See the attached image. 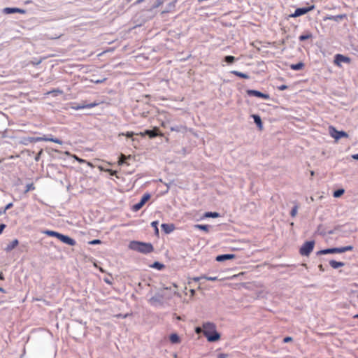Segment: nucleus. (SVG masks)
<instances>
[{
	"instance_id": "1",
	"label": "nucleus",
	"mask_w": 358,
	"mask_h": 358,
	"mask_svg": "<svg viewBox=\"0 0 358 358\" xmlns=\"http://www.w3.org/2000/svg\"><path fill=\"white\" fill-rule=\"evenodd\" d=\"M203 334L209 342L217 341L220 338V335L216 331V327L213 323H205L203 325Z\"/></svg>"
},
{
	"instance_id": "2",
	"label": "nucleus",
	"mask_w": 358,
	"mask_h": 358,
	"mask_svg": "<svg viewBox=\"0 0 358 358\" xmlns=\"http://www.w3.org/2000/svg\"><path fill=\"white\" fill-rule=\"evenodd\" d=\"M129 248L143 254L150 253L154 250L153 246L151 243H143L135 241H131L130 243Z\"/></svg>"
},
{
	"instance_id": "3",
	"label": "nucleus",
	"mask_w": 358,
	"mask_h": 358,
	"mask_svg": "<svg viewBox=\"0 0 358 358\" xmlns=\"http://www.w3.org/2000/svg\"><path fill=\"white\" fill-rule=\"evenodd\" d=\"M46 235L49 236L56 237L62 242L68 244L69 245L73 246L76 244V242L74 239L69 237L68 236L63 235L55 231L46 230L43 232Z\"/></svg>"
},
{
	"instance_id": "4",
	"label": "nucleus",
	"mask_w": 358,
	"mask_h": 358,
	"mask_svg": "<svg viewBox=\"0 0 358 358\" xmlns=\"http://www.w3.org/2000/svg\"><path fill=\"white\" fill-rule=\"evenodd\" d=\"M353 250L352 245H348L341 248H334L325 250H322L317 252L318 255H327V254H334V253H343L347 251H351Z\"/></svg>"
},
{
	"instance_id": "5",
	"label": "nucleus",
	"mask_w": 358,
	"mask_h": 358,
	"mask_svg": "<svg viewBox=\"0 0 358 358\" xmlns=\"http://www.w3.org/2000/svg\"><path fill=\"white\" fill-rule=\"evenodd\" d=\"M315 242L313 241L306 242L300 248L299 253L302 256H308L313 250Z\"/></svg>"
},
{
	"instance_id": "6",
	"label": "nucleus",
	"mask_w": 358,
	"mask_h": 358,
	"mask_svg": "<svg viewBox=\"0 0 358 358\" xmlns=\"http://www.w3.org/2000/svg\"><path fill=\"white\" fill-rule=\"evenodd\" d=\"M329 133L330 136L334 138L336 141H338L341 138H348V134L343 131H338L334 126L329 127Z\"/></svg>"
},
{
	"instance_id": "7",
	"label": "nucleus",
	"mask_w": 358,
	"mask_h": 358,
	"mask_svg": "<svg viewBox=\"0 0 358 358\" xmlns=\"http://www.w3.org/2000/svg\"><path fill=\"white\" fill-rule=\"evenodd\" d=\"M29 141L31 143L38 142V141H50L54 142L58 144H62V141L58 138H48V137H36V138H29Z\"/></svg>"
},
{
	"instance_id": "8",
	"label": "nucleus",
	"mask_w": 358,
	"mask_h": 358,
	"mask_svg": "<svg viewBox=\"0 0 358 358\" xmlns=\"http://www.w3.org/2000/svg\"><path fill=\"white\" fill-rule=\"evenodd\" d=\"M314 8V6H311L307 8H296L294 13L291 14L289 17H297L299 16L303 15L312 10Z\"/></svg>"
},
{
	"instance_id": "9",
	"label": "nucleus",
	"mask_w": 358,
	"mask_h": 358,
	"mask_svg": "<svg viewBox=\"0 0 358 358\" xmlns=\"http://www.w3.org/2000/svg\"><path fill=\"white\" fill-rule=\"evenodd\" d=\"M246 93L248 96H254L264 99L265 100H268L270 99V96L268 94H264V93H262L259 91L255 90H248L246 91Z\"/></svg>"
},
{
	"instance_id": "10",
	"label": "nucleus",
	"mask_w": 358,
	"mask_h": 358,
	"mask_svg": "<svg viewBox=\"0 0 358 358\" xmlns=\"http://www.w3.org/2000/svg\"><path fill=\"white\" fill-rule=\"evenodd\" d=\"M150 196L149 194H144L141 198V201L132 206V210L136 212L139 210L145 205V203L150 199Z\"/></svg>"
},
{
	"instance_id": "11",
	"label": "nucleus",
	"mask_w": 358,
	"mask_h": 358,
	"mask_svg": "<svg viewBox=\"0 0 358 358\" xmlns=\"http://www.w3.org/2000/svg\"><path fill=\"white\" fill-rule=\"evenodd\" d=\"M350 62H351V59L350 57L344 56L343 55L337 54L335 56L334 64L336 65H337L338 66H341V62L349 64Z\"/></svg>"
},
{
	"instance_id": "12",
	"label": "nucleus",
	"mask_w": 358,
	"mask_h": 358,
	"mask_svg": "<svg viewBox=\"0 0 358 358\" xmlns=\"http://www.w3.org/2000/svg\"><path fill=\"white\" fill-rule=\"evenodd\" d=\"M158 130H159V129L157 127H155L153 130H145L144 132L140 133V135L142 136L148 135V136H149L150 138H155V137H156L157 136H162L163 134L157 133Z\"/></svg>"
},
{
	"instance_id": "13",
	"label": "nucleus",
	"mask_w": 358,
	"mask_h": 358,
	"mask_svg": "<svg viewBox=\"0 0 358 358\" xmlns=\"http://www.w3.org/2000/svg\"><path fill=\"white\" fill-rule=\"evenodd\" d=\"M177 0H171L166 6V8L162 11V14L172 13L175 10L176 6Z\"/></svg>"
},
{
	"instance_id": "14",
	"label": "nucleus",
	"mask_w": 358,
	"mask_h": 358,
	"mask_svg": "<svg viewBox=\"0 0 358 358\" xmlns=\"http://www.w3.org/2000/svg\"><path fill=\"white\" fill-rule=\"evenodd\" d=\"M3 13L6 14H11L15 13H18L21 14H25L26 10L22 8H5L3 9Z\"/></svg>"
},
{
	"instance_id": "15",
	"label": "nucleus",
	"mask_w": 358,
	"mask_h": 358,
	"mask_svg": "<svg viewBox=\"0 0 358 358\" xmlns=\"http://www.w3.org/2000/svg\"><path fill=\"white\" fill-rule=\"evenodd\" d=\"M98 105H99V103H96V102H93V103H90L88 104L80 103V104H78L76 106L73 107V108L78 110H81V109H85V108H92Z\"/></svg>"
},
{
	"instance_id": "16",
	"label": "nucleus",
	"mask_w": 358,
	"mask_h": 358,
	"mask_svg": "<svg viewBox=\"0 0 358 358\" xmlns=\"http://www.w3.org/2000/svg\"><path fill=\"white\" fill-rule=\"evenodd\" d=\"M236 257V255L234 254H226V255H218L216 257V260L217 262H223L228 259H232Z\"/></svg>"
},
{
	"instance_id": "17",
	"label": "nucleus",
	"mask_w": 358,
	"mask_h": 358,
	"mask_svg": "<svg viewBox=\"0 0 358 358\" xmlns=\"http://www.w3.org/2000/svg\"><path fill=\"white\" fill-rule=\"evenodd\" d=\"M18 244H19L18 240L15 239L6 245L5 250L7 252H10L12 250H13L15 248H16L18 245Z\"/></svg>"
},
{
	"instance_id": "18",
	"label": "nucleus",
	"mask_w": 358,
	"mask_h": 358,
	"mask_svg": "<svg viewBox=\"0 0 358 358\" xmlns=\"http://www.w3.org/2000/svg\"><path fill=\"white\" fill-rule=\"evenodd\" d=\"M169 340L172 344H177L181 342V340L177 334H171L169 336Z\"/></svg>"
},
{
	"instance_id": "19",
	"label": "nucleus",
	"mask_w": 358,
	"mask_h": 358,
	"mask_svg": "<svg viewBox=\"0 0 358 358\" xmlns=\"http://www.w3.org/2000/svg\"><path fill=\"white\" fill-rule=\"evenodd\" d=\"M252 117L254 119V121H255V124L259 127V130H262L263 125H262V120H261L260 117L259 115H253Z\"/></svg>"
},
{
	"instance_id": "20",
	"label": "nucleus",
	"mask_w": 358,
	"mask_h": 358,
	"mask_svg": "<svg viewBox=\"0 0 358 358\" xmlns=\"http://www.w3.org/2000/svg\"><path fill=\"white\" fill-rule=\"evenodd\" d=\"M329 265L333 268H338L340 267H342L344 266V263L343 262H336L335 260H331L329 262Z\"/></svg>"
},
{
	"instance_id": "21",
	"label": "nucleus",
	"mask_w": 358,
	"mask_h": 358,
	"mask_svg": "<svg viewBox=\"0 0 358 358\" xmlns=\"http://www.w3.org/2000/svg\"><path fill=\"white\" fill-rule=\"evenodd\" d=\"M345 17H346V15L343 14V15H331V16L327 17V19L338 22V20H343Z\"/></svg>"
},
{
	"instance_id": "22",
	"label": "nucleus",
	"mask_w": 358,
	"mask_h": 358,
	"mask_svg": "<svg viewBox=\"0 0 358 358\" xmlns=\"http://www.w3.org/2000/svg\"><path fill=\"white\" fill-rule=\"evenodd\" d=\"M232 74L238 76V77H240L241 78H244V79H248L249 78V76L244 73H242V72H240V71H232L231 72Z\"/></svg>"
},
{
	"instance_id": "23",
	"label": "nucleus",
	"mask_w": 358,
	"mask_h": 358,
	"mask_svg": "<svg viewBox=\"0 0 358 358\" xmlns=\"http://www.w3.org/2000/svg\"><path fill=\"white\" fill-rule=\"evenodd\" d=\"M303 66H304V64L303 62H299L297 64H292L290 66V68L292 70L298 71V70L302 69L303 68Z\"/></svg>"
},
{
	"instance_id": "24",
	"label": "nucleus",
	"mask_w": 358,
	"mask_h": 358,
	"mask_svg": "<svg viewBox=\"0 0 358 358\" xmlns=\"http://www.w3.org/2000/svg\"><path fill=\"white\" fill-rule=\"evenodd\" d=\"M313 37V35L310 32H308L305 34H302L299 37V39L300 41H303L305 40H308V39H310Z\"/></svg>"
},
{
	"instance_id": "25",
	"label": "nucleus",
	"mask_w": 358,
	"mask_h": 358,
	"mask_svg": "<svg viewBox=\"0 0 358 358\" xmlns=\"http://www.w3.org/2000/svg\"><path fill=\"white\" fill-rule=\"evenodd\" d=\"M219 216H220V214L216 212H207L203 215L204 217H213V218H216V217H218Z\"/></svg>"
},
{
	"instance_id": "26",
	"label": "nucleus",
	"mask_w": 358,
	"mask_h": 358,
	"mask_svg": "<svg viewBox=\"0 0 358 358\" xmlns=\"http://www.w3.org/2000/svg\"><path fill=\"white\" fill-rule=\"evenodd\" d=\"M152 268H156L157 270H162L164 268L165 266L163 264H161L158 262H155L150 266Z\"/></svg>"
},
{
	"instance_id": "27",
	"label": "nucleus",
	"mask_w": 358,
	"mask_h": 358,
	"mask_svg": "<svg viewBox=\"0 0 358 358\" xmlns=\"http://www.w3.org/2000/svg\"><path fill=\"white\" fill-rule=\"evenodd\" d=\"M195 228L203 230L206 232L209 231L210 227L208 225H204V224H196L194 226Z\"/></svg>"
},
{
	"instance_id": "28",
	"label": "nucleus",
	"mask_w": 358,
	"mask_h": 358,
	"mask_svg": "<svg viewBox=\"0 0 358 358\" xmlns=\"http://www.w3.org/2000/svg\"><path fill=\"white\" fill-rule=\"evenodd\" d=\"M345 192V190L343 189H339L336 191H335L333 194L335 198H338V197H340L341 196H342Z\"/></svg>"
},
{
	"instance_id": "29",
	"label": "nucleus",
	"mask_w": 358,
	"mask_h": 358,
	"mask_svg": "<svg viewBox=\"0 0 358 358\" xmlns=\"http://www.w3.org/2000/svg\"><path fill=\"white\" fill-rule=\"evenodd\" d=\"M235 57L234 56H226L224 57V61L229 64H231L235 61Z\"/></svg>"
},
{
	"instance_id": "30",
	"label": "nucleus",
	"mask_w": 358,
	"mask_h": 358,
	"mask_svg": "<svg viewBox=\"0 0 358 358\" xmlns=\"http://www.w3.org/2000/svg\"><path fill=\"white\" fill-rule=\"evenodd\" d=\"M297 210H298V206L296 205L293 207V208L292 209V210L290 212L291 216L295 217L296 215L297 214Z\"/></svg>"
},
{
	"instance_id": "31",
	"label": "nucleus",
	"mask_w": 358,
	"mask_h": 358,
	"mask_svg": "<svg viewBox=\"0 0 358 358\" xmlns=\"http://www.w3.org/2000/svg\"><path fill=\"white\" fill-rule=\"evenodd\" d=\"M126 159H127V157L124 155L122 154L120 157V159L118 161L119 165H121L123 163H124V161L126 160Z\"/></svg>"
},
{
	"instance_id": "32",
	"label": "nucleus",
	"mask_w": 358,
	"mask_h": 358,
	"mask_svg": "<svg viewBox=\"0 0 358 358\" xmlns=\"http://www.w3.org/2000/svg\"><path fill=\"white\" fill-rule=\"evenodd\" d=\"M203 278L207 280H209V281H215V280H218L217 277H216V276H214V277L203 276Z\"/></svg>"
},
{
	"instance_id": "33",
	"label": "nucleus",
	"mask_w": 358,
	"mask_h": 358,
	"mask_svg": "<svg viewBox=\"0 0 358 358\" xmlns=\"http://www.w3.org/2000/svg\"><path fill=\"white\" fill-rule=\"evenodd\" d=\"M101 243V241L99 239H95V240H93V241H91L89 242V243L90 245H97V244H100Z\"/></svg>"
},
{
	"instance_id": "34",
	"label": "nucleus",
	"mask_w": 358,
	"mask_h": 358,
	"mask_svg": "<svg viewBox=\"0 0 358 358\" xmlns=\"http://www.w3.org/2000/svg\"><path fill=\"white\" fill-rule=\"evenodd\" d=\"M164 3V0H157L155 5L154 6V8H158L161 5H162Z\"/></svg>"
},
{
	"instance_id": "35",
	"label": "nucleus",
	"mask_w": 358,
	"mask_h": 358,
	"mask_svg": "<svg viewBox=\"0 0 358 358\" xmlns=\"http://www.w3.org/2000/svg\"><path fill=\"white\" fill-rule=\"evenodd\" d=\"M288 88V87L285 85H280L278 87V89L280 90V91H283L285 90H287Z\"/></svg>"
},
{
	"instance_id": "36",
	"label": "nucleus",
	"mask_w": 358,
	"mask_h": 358,
	"mask_svg": "<svg viewBox=\"0 0 358 358\" xmlns=\"http://www.w3.org/2000/svg\"><path fill=\"white\" fill-rule=\"evenodd\" d=\"M122 135H124V136H126L128 138H131V137H132L134 135V134L132 131H127L125 134H122Z\"/></svg>"
},
{
	"instance_id": "37",
	"label": "nucleus",
	"mask_w": 358,
	"mask_h": 358,
	"mask_svg": "<svg viewBox=\"0 0 358 358\" xmlns=\"http://www.w3.org/2000/svg\"><path fill=\"white\" fill-rule=\"evenodd\" d=\"M228 355L227 354H225V353H220L217 355V358H227L228 357Z\"/></svg>"
},
{
	"instance_id": "38",
	"label": "nucleus",
	"mask_w": 358,
	"mask_h": 358,
	"mask_svg": "<svg viewBox=\"0 0 358 358\" xmlns=\"http://www.w3.org/2000/svg\"><path fill=\"white\" fill-rule=\"evenodd\" d=\"M292 341V338L289 337V336H287V337L284 338V339H283L284 343H289V342H291Z\"/></svg>"
},
{
	"instance_id": "39",
	"label": "nucleus",
	"mask_w": 358,
	"mask_h": 358,
	"mask_svg": "<svg viewBox=\"0 0 358 358\" xmlns=\"http://www.w3.org/2000/svg\"><path fill=\"white\" fill-rule=\"evenodd\" d=\"M73 157L74 159H76L78 162L80 163H84L85 162V160L84 159H82L80 158H79L78 157H77L76 155H73Z\"/></svg>"
},
{
	"instance_id": "40",
	"label": "nucleus",
	"mask_w": 358,
	"mask_h": 358,
	"mask_svg": "<svg viewBox=\"0 0 358 358\" xmlns=\"http://www.w3.org/2000/svg\"><path fill=\"white\" fill-rule=\"evenodd\" d=\"M13 203H9L8 204H7L5 207V209H4V212H6L7 210L10 209V208L13 207Z\"/></svg>"
},
{
	"instance_id": "41",
	"label": "nucleus",
	"mask_w": 358,
	"mask_h": 358,
	"mask_svg": "<svg viewBox=\"0 0 358 358\" xmlns=\"http://www.w3.org/2000/svg\"><path fill=\"white\" fill-rule=\"evenodd\" d=\"M107 171L110 173V176H115L117 173L116 171H113L112 169H108Z\"/></svg>"
},
{
	"instance_id": "42",
	"label": "nucleus",
	"mask_w": 358,
	"mask_h": 358,
	"mask_svg": "<svg viewBox=\"0 0 358 358\" xmlns=\"http://www.w3.org/2000/svg\"><path fill=\"white\" fill-rule=\"evenodd\" d=\"M151 224L152 227H155L156 231H158V229H157L158 222L157 221H155V222H152Z\"/></svg>"
},
{
	"instance_id": "43",
	"label": "nucleus",
	"mask_w": 358,
	"mask_h": 358,
	"mask_svg": "<svg viewBox=\"0 0 358 358\" xmlns=\"http://www.w3.org/2000/svg\"><path fill=\"white\" fill-rule=\"evenodd\" d=\"M195 331L197 333V334H199L201 332H203V329L201 328V327H196V329H195Z\"/></svg>"
},
{
	"instance_id": "44",
	"label": "nucleus",
	"mask_w": 358,
	"mask_h": 358,
	"mask_svg": "<svg viewBox=\"0 0 358 358\" xmlns=\"http://www.w3.org/2000/svg\"><path fill=\"white\" fill-rule=\"evenodd\" d=\"M5 227H6L5 224H0V234L2 233V231H3V230L4 229Z\"/></svg>"
},
{
	"instance_id": "45",
	"label": "nucleus",
	"mask_w": 358,
	"mask_h": 358,
	"mask_svg": "<svg viewBox=\"0 0 358 358\" xmlns=\"http://www.w3.org/2000/svg\"><path fill=\"white\" fill-rule=\"evenodd\" d=\"M201 279H204L203 278V276H201V277H196V278H194L193 280L196 282L199 281V280Z\"/></svg>"
},
{
	"instance_id": "46",
	"label": "nucleus",
	"mask_w": 358,
	"mask_h": 358,
	"mask_svg": "<svg viewBox=\"0 0 358 358\" xmlns=\"http://www.w3.org/2000/svg\"><path fill=\"white\" fill-rule=\"evenodd\" d=\"M352 158L358 160V154H355L352 155Z\"/></svg>"
},
{
	"instance_id": "47",
	"label": "nucleus",
	"mask_w": 358,
	"mask_h": 358,
	"mask_svg": "<svg viewBox=\"0 0 358 358\" xmlns=\"http://www.w3.org/2000/svg\"><path fill=\"white\" fill-rule=\"evenodd\" d=\"M145 0H137L136 1V3H142L143 1H144Z\"/></svg>"
},
{
	"instance_id": "48",
	"label": "nucleus",
	"mask_w": 358,
	"mask_h": 358,
	"mask_svg": "<svg viewBox=\"0 0 358 358\" xmlns=\"http://www.w3.org/2000/svg\"><path fill=\"white\" fill-rule=\"evenodd\" d=\"M0 292L4 293L5 290L2 287H0Z\"/></svg>"
},
{
	"instance_id": "49",
	"label": "nucleus",
	"mask_w": 358,
	"mask_h": 358,
	"mask_svg": "<svg viewBox=\"0 0 358 358\" xmlns=\"http://www.w3.org/2000/svg\"><path fill=\"white\" fill-rule=\"evenodd\" d=\"M167 226H168V225H166V224H163L162 225V227L163 228H165V227H167Z\"/></svg>"
},
{
	"instance_id": "50",
	"label": "nucleus",
	"mask_w": 358,
	"mask_h": 358,
	"mask_svg": "<svg viewBox=\"0 0 358 358\" xmlns=\"http://www.w3.org/2000/svg\"><path fill=\"white\" fill-rule=\"evenodd\" d=\"M353 317H354V318H358V314L355 315L353 316Z\"/></svg>"
},
{
	"instance_id": "51",
	"label": "nucleus",
	"mask_w": 358,
	"mask_h": 358,
	"mask_svg": "<svg viewBox=\"0 0 358 358\" xmlns=\"http://www.w3.org/2000/svg\"><path fill=\"white\" fill-rule=\"evenodd\" d=\"M310 174H311V176H314V171H312L310 172Z\"/></svg>"
},
{
	"instance_id": "52",
	"label": "nucleus",
	"mask_w": 358,
	"mask_h": 358,
	"mask_svg": "<svg viewBox=\"0 0 358 358\" xmlns=\"http://www.w3.org/2000/svg\"><path fill=\"white\" fill-rule=\"evenodd\" d=\"M0 279H3L2 273H0Z\"/></svg>"
},
{
	"instance_id": "53",
	"label": "nucleus",
	"mask_w": 358,
	"mask_h": 358,
	"mask_svg": "<svg viewBox=\"0 0 358 358\" xmlns=\"http://www.w3.org/2000/svg\"><path fill=\"white\" fill-rule=\"evenodd\" d=\"M166 231L167 233H169V232L171 231V230H169V231H168V230H166Z\"/></svg>"
},
{
	"instance_id": "54",
	"label": "nucleus",
	"mask_w": 358,
	"mask_h": 358,
	"mask_svg": "<svg viewBox=\"0 0 358 358\" xmlns=\"http://www.w3.org/2000/svg\"><path fill=\"white\" fill-rule=\"evenodd\" d=\"M357 298H358V294H357Z\"/></svg>"
}]
</instances>
